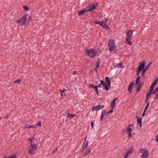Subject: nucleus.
I'll return each instance as SVG.
<instances>
[{
	"instance_id": "obj_1",
	"label": "nucleus",
	"mask_w": 158,
	"mask_h": 158,
	"mask_svg": "<svg viewBox=\"0 0 158 158\" xmlns=\"http://www.w3.org/2000/svg\"><path fill=\"white\" fill-rule=\"evenodd\" d=\"M98 53L97 51L93 49H87L85 50V54L91 59H93Z\"/></svg>"
},
{
	"instance_id": "obj_2",
	"label": "nucleus",
	"mask_w": 158,
	"mask_h": 158,
	"mask_svg": "<svg viewBox=\"0 0 158 158\" xmlns=\"http://www.w3.org/2000/svg\"><path fill=\"white\" fill-rule=\"evenodd\" d=\"M27 17H28L29 19H30V16L28 14H26L24 15L21 18L18 20H15V22L19 25L23 26L25 24L27 20Z\"/></svg>"
},
{
	"instance_id": "obj_3",
	"label": "nucleus",
	"mask_w": 158,
	"mask_h": 158,
	"mask_svg": "<svg viewBox=\"0 0 158 158\" xmlns=\"http://www.w3.org/2000/svg\"><path fill=\"white\" fill-rule=\"evenodd\" d=\"M133 31L131 30H129L126 33V43L129 45H130L132 44L131 41V36L132 35Z\"/></svg>"
},
{
	"instance_id": "obj_4",
	"label": "nucleus",
	"mask_w": 158,
	"mask_h": 158,
	"mask_svg": "<svg viewBox=\"0 0 158 158\" xmlns=\"http://www.w3.org/2000/svg\"><path fill=\"white\" fill-rule=\"evenodd\" d=\"M108 46L109 48V50L110 52L114 51L115 47L114 41L113 40H109Z\"/></svg>"
},
{
	"instance_id": "obj_5",
	"label": "nucleus",
	"mask_w": 158,
	"mask_h": 158,
	"mask_svg": "<svg viewBox=\"0 0 158 158\" xmlns=\"http://www.w3.org/2000/svg\"><path fill=\"white\" fill-rule=\"evenodd\" d=\"M139 152L142 153L141 155L142 158H148L149 155V152L146 149L141 148Z\"/></svg>"
},
{
	"instance_id": "obj_6",
	"label": "nucleus",
	"mask_w": 158,
	"mask_h": 158,
	"mask_svg": "<svg viewBox=\"0 0 158 158\" xmlns=\"http://www.w3.org/2000/svg\"><path fill=\"white\" fill-rule=\"evenodd\" d=\"M30 147L31 148L29 149L28 153L30 154H34V152L37 149L36 145L35 143H31Z\"/></svg>"
},
{
	"instance_id": "obj_7",
	"label": "nucleus",
	"mask_w": 158,
	"mask_h": 158,
	"mask_svg": "<svg viewBox=\"0 0 158 158\" xmlns=\"http://www.w3.org/2000/svg\"><path fill=\"white\" fill-rule=\"evenodd\" d=\"M97 2L96 3V5L95 4H92L91 5H89L87 6V8H89L88 10H87V12H90L91 10H94L95 9L96 7L97 6Z\"/></svg>"
},
{
	"instance_id": "obj_8",
	"label": "nucleus",
	"mask_w": 158,
	"mask_h": 158,
	"mask_svg": "<svg viewBox=\"0 0 158 158\" xmlns=\"http://www.w3.org/2000/svg\"><path fill=\"white\" fill-rule=\"evenodd\" d=\"M91 150L88 148H82L81 152L82 156L83 157L86 156L87 154H89L91 152Z\"/></svg>"
},
{
	"instance_id": "obj_9",
	"label": "nucleus",
	"mask_w": 158,
	"mask_h": 158,
	"mask_svg": "<svg viewBox=\"0 0 158 158\" xmlns=\"http://www.w3.org/2000/svg\"><path fill=\"white\" fill-rule=\"evenodd\" d=\"M104 107V106L103 105L102 106L98 105V106H94L92 109V110L94 111V110L98 111L102 109Z\"/></svg>"
},
{
	"instance_id": "obj_10",
	"label": "nucleus",
	"mask_w": 158,
	"mask_h": 158,
	"mask_svg": "<svg viewBox=\"0 0 158 158\" xmlns=\"http://www.w3.org/2000/svg\"><path fill=\"white\" fill-rule=\"evenodd\" d=\"M145 62L144 61H143L142 62L140 63L138 68V71H142L145 67Z\"/></svg>"
},
{
	"instance_id": "obj_11",
	"label": "nucleus",
	"mask_w": 158,
	"mask_h": 158,
	"mask_svg": "<svg viewBox=\"0 0 158 158\" xmlns=\"http://www.w3.org/2000/svg\"><path fill=\"white\" fill-rule=\"evenodd\" d=\"M101 82V84H102V86L104 87L106 91H108L109 90V88L108 87L107 84L105 83L104 81H103L101 80H100Z\"/></svg>"
},
{
	"instance_id": "obj_12",
	"label": "nucleus",
	"mask_w": 158,
	"mask_h": 158,
	"mask_svg": "<svg viewBox=\"0 0 158 158\" xmlns=\"http://www.w3.org/2000/svg\"><path fill=\"white\" fill-rule=\"evenodd\" d=\"M134 86V84L133 82H131L129 85L128 90L130 93H131V92Z\"/></svg>"
},
{
	"instance_id": "obj_13",
	"label": "nucleus",
	"mask_w": 158,
	"mask_h": 158,
	"mask_svg": "<svg viewBox=\"0 0 158 158\" xmlns=\"http://www.w3.org/2000/svg\"><path fill=\"white\" fill-rule=\"evenodd\" d=\"M151 64V63L148 64L147 66L145 67L143 69L141 73V76H143V74L145 73L146 71L148 70V68L149 67V65Z\"/></svg>"
},
{
	"instance_id": "obj_14",
	"label": "nucleus",
	"mask_w": 158,
	"mask_h": 158,
	"mask_svg": "<svg viewBox=\"0 0 158 158\" xmlns=\"http://www.w3.org/2000/svg\"><path fill=\"white\" fill-rule=\"evenodd\" d=\"M135 85L137 87L136 91L137 92H138L140 90L142 85L140 83H139L137 84H135Z\"/></svg>"
},
{
	"instance_id": "obj_15",
	"label": "nucleus",
	"mask_w": 158,
	"mask_h": 158,
	"mask_svg": "<svg viewBox=\"0 0 158 158\" xmlns=\"http://www.w3.org/2000/svg\"><path fill=\"white\" fill-rule=\"evenodd\" d=\"M136 117L137 118V123L139 125V127H141L142 126V119L141 118L139 117L138 118L137 116H136Z\"/></svg>"
},
{
	"instance_id": "obj_16",
	"label": "nucleus",
	"mask_w": 158,
	"mask_h": 158,
	"mask_svg": "<svg viewBox=\"0 0 158 158\" xmlns=\"http://www.w3.org/2000/svg\"><path fill=\"white\" fill-rule=\"evenodd\" d=\"M86 139V137L85 138V141L82 145V146L83 147L82 148H84V149L87 148V147L88 145V143L87 141L86 142H85Z\"/></svg>"
},
{
	"instance_id": "obj_17",
	"label": "nucleus",
	"mask_w": 158,
	"mask_h": 158,
	"mask_svg": "<svg viewBox=\"0 0 158 158\" xmlns=\"http://www.w3.org/2000/svg\"><path fill=\"white\" fill-rule=\"evenodd\" d=\"M65 114H66L68 115V118H73L75 116H76V114H71L69 112H65Z\"/></svg>"
},
{
	"instance_id": "obj_18",
	"label": "nucleus",
	"mask_w": 158,
	"mask_h": 158,
	"mask_svg": "<svg viewBox=\"0 0 158 158\" xmlns=\"http://www.w3.org/2000/svg\"><path fill=\"white\" fill-rule=\"evenodd\" d=\"M85 12H87L86 10H82L78 12V15L80 16L84 14Z\"/></svg>"
},
{
	"instance_id": "obj_19",
	"label": "nucleus",
	"mask_w": 158,
	"mask_h": 158,
	"mask_svg": "<svg viewBox=\"0 0 158 158\" xmlns=\"http://www.w3.org/2000/svg\"><path fill=\"white\" fill-rule=\"evenodd\" d=\"M102 26L103 28L107 30L109 29V26L105 22H104V23L103 24V25Z\"/></svg>"
},
{
	"instance_id": "obj_20",
	"label": "nucleus",
	"mask_w": 158,
	"mask_h": 158,
	"mask_svg": "<svg viewBox=\"0 0 158 158\" xmlns=\"http://www.w3.org/2000/svg\"><path fill=\"white\" fill-rule=\"evenodd\" d=\"M155 93H153V92L151 91H149L147 92V94L146 95V96L149 98L151 95L152 94H154Z\"/></svg>"
},
{
	"instance_id": "obj_21",
	"label": "nucleus",
	"mask_w": 158,
	"mask_h": 158,
	"mask_svg": "<svg viewBox=\"0 0 158 158\" xmlns=\"http://www.w3.org/2000/svg\"><path fill=\"white\" fill-rule=\"evenodd\" d=\"M115 102H111L110 104V107L111 109H114L115 106Z\"/></svg>"
},
{
	"instance_id": "obj_22",
	"label": "nucleus",
	"mask_w": 158,
	"mask_h": 158,
	"mask_svg": "<svg viewBox=\"0 0 158 158\" xmlns=\"http://www.w3.org/2000/svg\"><path fill=\"white\" fill-rule=\"evenodd\" d=\"M132 128L129 127H127L126 131H127V134L130 133H131Z\"/></svg>"
},
{
	"instance_id": "obj_23",
	"label": "nucleus",
	"mask_w": 158,
	"mask_h": 158,
	"mask_svg": "<svg viewBox=\"0 0 158 158\" xmlns=\"http://www.w3.org/2000/svg\"><path fill=\"white\" fill-rule=\"evenodd\" d=\"M140 77L139 76H138L136 78V79L135 84H137L140 82Z\"/></svg>"
},
{
	"instance_id": "obj_24",
	"label": "nucleus",
	"mask_w": 158,
	"mask_h": 158,
	"mask_svg": "<svg viewBox=\"0 0 158 158\" xmlns=\"http://www.w3.org/2000/svg\"><path fill=\"white\" fill-rule=\"evenodd\" d=\"M156 85H154V84H152L151 86H150L149 89H150V91H152L153 90V89L154 87H155Z\"/></svg>"
},
{
	"instance_id": "obj_25",
	"label": "nucleus",
	"mask_w": 158,
	"mask_h": 158,
	"mask_svg": "<svg viewBox=\"0 0 158 158\" xmlns=\"http://www.w3.org/2000/svg\"><path fill=\"white\" fill-rule=\"evenodd\" d=\"M23 8L24 10L28 11L29 10V7L27 6H23Z\"/></svg>"
},
{
	"instance_id": "obj_26",
	"label": "nucleus",
	"mask_w": 158,
	"mask_h": 158,
	"mask_svg": "<svg viewBox=\"0 0 158 158\" xmlns=\"http://www.w3.org/2000/svg\"><path fill=\"white\" fill-rule=\"evenodd\" d=\"M123 65L121 63H119L118 64H117L115 66L118 67L119 68H122Z\"/></svg>"
},
{
	"instance_id": "obj_27",
	"label": "nucleus",
	"mask_w": 158,
	"mask_h": 158,
	"mask_svg": "<svg viewBox=\"0 0 158 158\" xmlns=\"http://www.w3.org/2000/svg\"><path fill=\"white\" fill-rule=\"evenodd\" d=\"M105 80L107 83H109V82H110V80L107 76H106L105 77Z\"/></svg>"
},
{
	"instance_id": "obj_28",
	"label": "nucleus",
	"mask_w": 158,
	"mask_h": 158,
	"mask_svg": "<svg viewBox=\"0 0 158 158\" xmlns=\"http://www.w3.org/2000/svg\"><path fill=\"white\" fill-rule=\"evenodd\" d=\"M97 87H98V86L97 85L96 86H94V85H93L92 84H90L89 85V88H92L94 89H96Z\"/></svg>"
},
{
	"instance_id": "obj_29",
	"label": "nucleus",
	"mask_w": 158,
	"mask_h": 158,
	"mask_svg": "<svg viewBox=\"0 0 158 158\" xmlns=\"http://www.w3.org/2000/svg\"><path fill=\"white\" fill-rule=\"evenodd\" d=\"M64 90H60V91L61 92V95L62 96H64L63 94H64V96H66L64 92Z\"/></svg>"
},
{
	"instance_id": "obj_30",
	"label": "nucleus",
	"mask_w": 158,
	"mask_h": 158,
	"mask_svg": "<svg viewBox=\"0 0 158 158\" xmlns=\"http://www.w3.org/2000/svg\"><path fill=\"white\" fill-rule=\"evenodd\" d=\"M114 109H111L110 110L108 111L106 113L104 112V114H108L110 113H112Z\"/></svg>"
},
{
	"instance_id": "obj_31",
	"label": "nucleus",
	"mask_w": 158,
	"mask_h": 158,
	"mask_svg": "<svg viewBox=\"0 0 158 158\" xmlns=\"http://www.w3.org/2000/svg\"><path fill=\"white\" fill-rule=\"evenodd\" d=\"M158 92V86L157 87H156L154 90L153 91V93L156 94L157 92Z\"/></svg>"
},
{
	"instance_id": "obj_32",
	"label": "nucleus",
	"mask_w": 158,
	"mask_h": 158,
	"mask_svg": "<svg viewBox=\"0 0 158 158\" xmlns=\"http://www.w3.org/2000/svg\"><path fill=\"white\" fill-rule=\"evenodd\" d=\"M158 81V78H156L155 79V80H154L153 83H152V84H154L155 85H156L157 82Z\"/></svg>"
},
{
	"instance_id": "obj_33",
	"label": "nucleus",
	"mask_w": 158,
	"mask_h": 158,
	"mask_svg": "<svg viewBox=\"0 0 158 158\" xmlns=\"http://www.w3.org/2000/svg\"><path fill=\"white\" fill-rule=\"evenodd\" d=\"M35 127H36V126H35L29 125L28 126H27L26 127H27L28 128H35Z\"/></svg>"
},
{
	"instance_id": "obj_34",
	"label": "nucleus",
	"mask_w": 158,
	"mask_h": 158,
	"mask_svg": "<svg viewBox=\"0 0 158 158\" xmlns=\"http://www.w3.org/2000/svg\"><path fill=\"white\" fill-rule=\"evenodd\" d=\"M104 114V111L103 112H102V114L101 115V120H102L103 119V116H104V115H103Z\"/></svg>"
},
{
	"instance_id": "obj_35",
	"label": "nucleus",
	"mask_w": 158,
	"mask_h": 158,
	"mask_svg": "<svg viewBox=\"0 0 158 158\" xmlns=\"http://www.w3.org/2000/svg\"><path fill=\"white\" fill-rule=\"evenodd\" d=\"M133 150V149L131 147L129 148V150L127 152L129 153L130 154V153L132 152Z\"/></svg>"
},
{
	"instance_id": "obj_36",
	"label": "nucleus",
	"mask_w": 158,
	"mask_h": 158,
	"mask_svg": "<svg viewBox=\"0 0 158 158\" xmlns=\"http://www.w3.org/2000/svg\"><path fill=\"white\" fill-rule=\"evenodd\" d=\"M104 22L102 21H99L98 24L100 26H102Z\"/></svg>"
},
{
	"instance_id": "obj_37",
	"label": "nucleus",
	"mask_w": 158,
	"mask_h": 158,
	"mask_svg": "<svg viewBox=\"0 0 158 158\" xmlns=\"http://www.w3.org/2000/svg\"><path fill=\"white\" fill-rule=\"evenodd\" d=\"M95 90L97 95H99V92L98 87H97L96 89H95Z\"/></svg>"
},
{
	"instance_id": "obj_38",
	"label": "nucleus",
	"mask_w": 158,
	"mask_h": 158,
	"mask_svg": "<svg viewBox=\"0 0 158 158\" xmlns=\"http://www.w3.org/2000/svg\"><path fill=\"white\" fill-rule=\"evenodd\" d=\"M20 80L19 79H18V80H15V81L14 83H18L19 84L20 83Z\"/></svg>"
},
{
	"instance_id": "obj_39",
	"label": "nucleus",
	"mask_w": 158,
	"mask_h": 158,
	"mask_svg": "<svg viewBox=\"0 0 158 158\" xmlns=\"http://www.w3.org/2000/svg\"><path fill=\"white\" fill-rule=\"evenodd\" d=\"M141 71H138V69H137L136 70V75H139V74H140V72H141Z\"/></svg>"
},
{
	"instance_id": "obj_40",
	"label": "nucleus",
	"mask_w": 158,
	"mask_h": 158,
	"mask_svg": "<svg viewBox=\"0 0 158 158\" xmlns=\"http://www.w3.org/2000/svg\"><path fill=\"white\" fill-rule=\"evenodd\" d=\"M149 102H148L147 103V104L146 106H145V109H148V107L149 106Z\"/></svg>"
},
{
	"instance_id": "obj_41",
	"label": "nucleus",
	"mask_w": 158,
	"mask_h": 158,
	"mask_svg": "<svg viewBox=\"0 0 158 158\" xmlns=\"http://www.w3.org/2000/svg\"><path fill=\"white\" fill-rule=\"evenodd\" d=\"M7 158H16V156L15 155H13L10 157H9Z\"/></svg>"
},
{
	"instance_id": "obj_42",
	"label": "nucleus",
	"mask_w": 158,
	"mask_h": 158,
	"mask_svg": "<svg viewBox=\"0 0 158 158\" xmlns=\"http://www.w3.org/2000/svg\"><path fill=\"white\" fill-rule=\"evenodd\" d=\"M128 134V137L129 138H131L132 137V134L131 133H128V134Z\"/></svg>"
},
{
	"instance_id": "obj_43",
	"label": "nucleus",
	"mask_w": 158,
	"mask_h": 158,
	"mask_svg": "<svg viewBox=\"0 0 158 158\" xmlns=\"http://www.w3.org/2000/svg\"><path fill=\"white\" fill-rule=\"evenodd\" d=\"M37 126H41V122L40 121H39L37 123Z\"/></svg>"
},
{
	"instance_id": "obj_44",
	"label": "nucleus",
	"mask_w": 158,
	"mask_h": 158,
	"mask_svg": "<svg viewBox=\"0 0 158 158\" xmlns=\"http://www.w3.org/2000/svg\"><path fill=\"white\" fill-rule=\"evenodd\" d=\"M99 64H99V63H97V64L95 63V67H96V69H98V67H99Z\"/></svg>"
},
{
	"instance_id": "obj_45",
	"label": "nucleus",
	"mask_w": 158,
	"mask_h": 158,
	"mask_svg": "<svg viewBox=\"0 0 158 158\" xmlns=\"http://www.w3.org/2000/svg\"><path fill=\"white\" fill-rule=\"evenodd\" d=\"M34 139V137H33L32 138L30 139L29 138L28 139V140H29L30 141V142L31 143H32V140L33 139Z\"/></svg>"
},
{
	"instance_id": "obj_46",
	"label": "nucleus",
	"mask_w": 158,
	"mask_h": 158,
	"mask_svg": "<svg viewBox=\"0 0 158 158\" xmlns=\"http://www.w3.org/2000/svg\"><path fill=\"white\" fill-rule=\"evenodd\" d=\"M117 98H115L114 99L112 102H115L117 100Z\"/></svg>"
},
{
	"instance_id": "obj_47",
	"label": "nucleus",
	"mask_w": 158,
	"mask_h": 158,
	"mask_svg": "<svg viewBox=\"0 0 158 158\" xmlns=\"http://www.w3.org/2000/svg\"><path fill=\"white\" fill-rule=\"evenodd\" d=\"M100 60H99V58H98L95 63H96V64H97V63L100 64Z\"/></svg>"
},
{
	"instance_id": "obj_48",
	"label": "nucleus",
	"mask_w": 158,
	"mask_h": 158,
	"mask_svg": "<svg viewBox=\"0 0 158 158\" xmlns=\"http://www.w3.org/2000/svg\"><path fill=\"white\" fill-rule=\"evenodd\" d=\"M94 123L93 121H92L91 123V127L92 128L94 127Z\"/></svg>"
},
{
	"instance_id": "obj_49",
	"label": "nucleus",
	"mask_w": 158,
	"mask_h": 158,
	"mask_svg": "<svg viewBox=\"0 0 158 158\" xmlns=\"http://www.w3.org/2000/svg\"><path fill=\"white\" fill-rule=\"evenodd\" d=\"M156 141L158 142V135H156Z\"/></svg>"
},
{
	"instance_id": "obj_50",
	"label": "nucleus",
	"mask_w": 158,
	"mask_h": 158,
	"mask_svg": "<svg viewBox=\"0 0 158 158\" xmlns=\"http://www.w3.org/2000/svg\"><path fill=\"white\" fill-rule=\"evenodd\" d=\"M149 98L147 97H146V99H145V102H147L148 99Z\"/></svg>"
},
{
	"instance_id": "obj_51",
	"label": "nucleus",
	"mask_w": 158,
	"mask_h": 158,
	"mask_svg": "<svg viewBox=\"0 0 158 158\" xmlns=\"http://www.w3.org/2000/svg\"><path fill=\"white\" fill-rule=\"evenodd\" d=\"M130 154L128 152H127L125 154V155H128V156Z\"/></svg>"
},
{
	"instance_id": "obj_52",
	"label": "nucleus",
	"mask_w": 158,
	"mask_h": 158,
	"mask_svg": "<svg viewBox=\"0 0 158 158\" xmlns=\"http://www.w3.org/2000/svg\"><path fill=\"white\" fill-rule=\"evenodd\" d=\"M156 98H155V99H156V98H158V93L156 94Z\"/></svg>"
},
{
	"instance_id": "obj_53",
	"label": "nucleus",
	"mask_w": 158,
	"mask_h": 158,
	"mask_svg": "<svg viewBox=\"0 0 158 158\" xmlns=\"http://www.w3.org/2000/svg\"><path fill=\"white\" fill-rule=\"evenodd\" d=\"M107 84V85H108V87H109V86L110 87H111L110 82H109V83H108Z\"/></svg>"
},
{
	"instance_id": "obj_54",
	"label": "nucleus",
	"mask_w": 158,
	"mask_h": 158,
	"mask_svg": "<svg viewBox=\"0 0 158 158\" xmlns=\"http://www.w3.org/2000/svg\"><path fill=\"white\" fill-rule=\"evenodd\" d=\"M128 156V155H124L123 158H127Z\"/></svg>"
},
{
	"instance_id": "obj_55",
	"label": "nucleus",
	"mask_w": 158,
	"mask_h": 158,
	"mask_svg": "<svg viewBox=\"0 0 158 158\" xmlns=\"http://www.w3.org/2000/svg\"><path fill=\"white\" fill-rule=\"evenodd\" d=\"M102 85V84H101V83L98 85V88H100L101 87V85Z\"/></svg>"
},
{
	"instance_id": "obj_56",
	"label": "nucleus",
	"mask_w": 158,
	"mask_h": 158,
	"mask_svg": "<svg viewBox=\"0 0 158 158\" xmlns=\"http://www.w3.org/2000/svg\"><path fill=\"white\" fill-rule=\"evenodd\" d=\"M73 74H75L77 73V71H73Z\"/></svg>"
},
{
	"instance_id": "obj_57",
	"label": "nucleus",
	"mask_w": 158,
	"mask_h": 158,
	"mask_svg": "<svg viewBox=\"0 0 158 158\" xmlns=\"http://www.w3.org/2000/svg\"><path fill=\"white\" fill-rule=\"evenodd\" d=\"M132 126V124H129L128 125V126L127 127H131Z\"/></svg>"
},
{
	"instance_id": "obj_58",
	"label": "nucleus",
	"mask_w": 158,
	"mask_h": 158,
	"mask_svg": "<svg viewBox=\"0 0 158 158\" xmlns=\"http://www.w3.org/2000/svg\"><path fill=\"white\" fill-rule=\"evenodd\" d=\"M98 23H99V21H98V22H97V21L94 22V23H96V24H98Z\"/></svg>"
},
{
	"instance_id": "obj_59",
	"label": "nucleus",
	"mask_w": 158,
	"mask_h": 158,
	"mask_svg": "<svg viewBox=\"0 0 158 158\" xmlns=\"http://www.w3.org/2000/svg\"><path fill=\"white\" fill-rule=\"evenodd\" d=\"M147 109H146L145 110V108L143 112L145 113Z\"/></svg>"
},
{
	"instance_id": "obj_60",
	"label": "nucleus",
	"mask_w": 158,
	"mask_h": 158,
	"mask_svg": "<svg viewBox=\"0 0 158 158\" xmlns=\"http://www.w3.org/2000/svg\"><path fill=\"white\" fill-rule=\"evenodd\" d=\"M145 114V113L143 112V113L142 114V116H144Z\"/></svg>"
},
{
	"instance_id": "obj_61",
	"label": "nucleus",
	"mask_w": 158,
	"mask_h": 158,
	"mask_svg": "<svg viewBox=\"0 0 158 158\" xmlns=\"http://www.w3.org/2000/svg\"><path fill=\"white\" fill-rule=\"evenodd\" d=\"M108 21V19H107V18H106V19H105V21H106V22H107Z\"/></svg>"
},
{
	"instance_id": "obj_62",
	"label": "nucleus",
	"mask_w": 158,
	"mask_h": 158,
	"mask_svg": "<svg viewBox=\"0 0 158 158\" xmlns=\"http://www.w3.org/2000/svg\"><path fill=\"white\" fill-rule=\"evenodd\" d=\"M5 118H8V115L6 116V117H5Z\"/></svg>"
},
{
	"instance_id": "obj_63",
	"label": "nucleus",
	"mask_w": 158,
	"mask_h": 158,
	"mask_svg": "<svg viewBox=\"0 0 158 158\" xmlns=\"http://www.w3.org/2000/svg\"><path fill=\"white\" fill-rule=\"evenodd\" d=\"M88 9H89V8H88V9H87V7H86L85 9V10H88Z\"/></svg>"
},
{
	"instance_id": "obj_64",
	"label": "nucleus",
	"mask_w": 158,
	"mask_h": 158,
	"mask_svg": "<svg viewBox=\"0 0 158 158\" xmlns=\"http://www.w3.org/2000/svg\"><path fill=\"white\" fill-rule=\"evenodd\" d=\"M3 158H7V157H6L5 156Z\"/></svg>"
}]
</instances>
